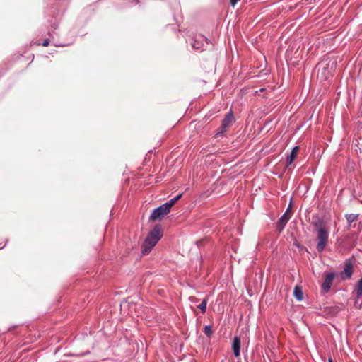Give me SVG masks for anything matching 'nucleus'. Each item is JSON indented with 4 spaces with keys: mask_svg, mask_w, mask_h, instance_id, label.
<instances>
[{
    "mask_svg": "<svg viewBox=\"0 0 362 362\" xmlns=\"http://www.w3.org/2000/svg\"><path fill=\"white\" fill-rule=\"evenodd\" d=\"M314 226L316 230V249L319 252H322L328 243L329 230L322 225L321 221L315 223Z\"/></svg>",
    "mask_w": 362,
    "mask_h": 362,
    "instance_id": "nucleus-1",
    "label": "nucleus"
},
{
    "mask_svg": "<svg viewBox=\"0 0 362 362\" xmlns=\"http://www.w3.org/2000/svg\"><path fill=\"white\" fill-rule=\"evenodd\" d=\"M291 217V212L290 206H289L288 207V209L286 210V211L284 212V214L279 218V219L278 220V221L276 223V229L279 232H281L284 229L286 223H288V221H289Z\"/></svg>",
    "mask_w": 362,
    "mask_h": 362,
    "instance_id": "nucleus-2",
    "label": "nucleus"
},
{
    "mask_svg": "<svg viewBox=\"0 0 362 362\" xmlns=\"http://www.w3.org/2000/svg\"><path fill=\"white\" fill-rule=\"evenodd\" d=\"M233 119V115L231 112L227 114L223 119L221 128L216 132V135L218 136L223 134L232 125Z\"/></svg>",
    "mask_w": 362,
    "mask_h": 362,
    "instance_id": "nucleus-3",
    "label": "nucleus"
},
{
    "mask_svg": "<svg viewBox=\"0 0 362 362\" xmlns=\"http://www.w3.org/2000/svg\"><path fill=\"white\" fill-rule=\"evenodd\" d=\"M163 235L162 230L159 226H156L146 236L148 241L151 242L156 245Z\"/></svg>",
    "mask_w": 362,
    "mask_h": 362,
    "instance_id": "nucleus-4",
    "label": "nucleus"
},
{
    "mask_svg": "<svg viewBox=\"0 0 362 362\" xmlns=\"http://www.w3.org/2000/svg\"><path fill=\"white\" fill-rule=\"evenodd\" d=\"M169 212L166 210V209L163 206V205L153 210L149 219L151 221H156L162 219L165 216H166Z\"/></svg>",
    "mask_w": 362,
    "mask_h": 362,
    "instance_id": "nucleus-5",
    "label": "nucleus"
},
{
    "mask_svg": "<svg viewBox=\"0 0 362 362\" xmlns=\"http://www.w3.org/2000/svg\"><path fill=\"white\" fill-rule=\"evenodd\" d=\"M208 43V40L204 35H197L191 42L192 47L194 49H201L204 47V43Z\"/></svg>",
    "mask_w": 362,
    "mask_h": 362,
    "instance_id": "nucleus-6",
    "label": "nucleus"
},
{
    "mask_svg": "<svg viewBox=\"0 0 362 362\" xmlns=\"http://www.w3.org/2000/svg\"><path fill=\"white\" fill-rule=\"evenodd\" d=\"M334 274L332 272H330V273H328L326 274L324 281L322 282V286H321L322 290L324 292L327 293L330 290L331 286L333 283V281H334Z\"/></svg>",
    "mask_w": 362,
    "mask_h": 362,
    "instance_id": "nucleus-7",
    "label": "nucleus"
},
{
    "mask_svg": "<svg viewBox=\"0 0 362 362\" xmlns=\"http://www.w3.org/2000/svg\"><path fill=\"white\" fill-rule=\"evenodd\" d=\"M353 274V265L350 260L345 262L344 271L341 272V279H347L351 277Z\"/></svg>",
    "mask_w": 362,
    "mask_h": 362,
    "instance_id": "nucleus-8",
    "label": "nucleus"
},
{
    "mask_svg": "<svg viewBox=\"0 0 362 362\" xmlns=\"http://www.w3.org/2000/svg\"><path fill=\"white\" fill-rule=\"evenodd\" d=\"M240 338L235 336L233 341L232 348L235 357H239L240 355Z\"/></svg>",
    "mask_w": 362,
    "mask_h": 362,
    "instance_id": "nucleus-9",
    "label": "nucleus"
},
{
    "mask_svg": "<svg viewBox=\"0 0 362 362\" xmlns=\"http://www.w3.org/2000/svg\"><path fill=\"white\" fill-rule=\"evenodd\" d=\"M154 246L155 245L153 243H152L150 241H148V240L146 238H145V240L142 244V249H141L142 254L144 255H148L151 251V250L154 247Z\"/></svg>",
    "mask_w": 362,
    "mask_h": 362,
    "instance_id": "nucleus-10",
    "label": "nucleus"
},
{
    "mask_svg": "<svg viewBox=\"0 0 362 362\" xmlns=\"http://www.w3.org/2000/svg\"><path fill=\"white\" fill-rule=\"evenodd\" d=\"M182 197V194H180L177 195L175 197L170 199L168 202H165V204H162L163 206H164L166 210L170 212V209L172 206L178 201Z\"/></svg>",
    "mask_w": 362,
    "mask_h": 362,
    "instance_id": "nucleus-11",
    "label": "nucleus"
},
{
    "mask_svg": "<svg viewBox=\"0 0 362 362\" xmlns=\"http://www.w3.org/2000/svg\"><path fill=\"white\" fill-rule=\"evenodd\" d=\"M299 151V146H294L290 153V155L287 158V163L288 165H291L294 160L296 159L297 154Z\"/></svg>",
    "mask_w": 362,
    "mask_h": 362,
    "instance_id": "nucleus-12",
    "label": "nucleus"
},
{
    "mask_svg": "<svg viewBox=\"0 0 362 362\" xmlns=\"http://www.w3.org/2000/svg\"><path fill=\"white\" fill-rule=\"evenodd\" d=\"M293 296H295L296 299L298 301H300L303 298V293L302 288L298 286H296L293 290Z\"/></svg>",
    "mask_w": 362,
    "mask_h": 362,
    "instance_id": "nucleus-13",
    "label": "nucleus"
},
{
    "mask_svg": "<svg viewBox=\"0 0 362 362\" xmlns=\"http://www.w3.org/2000/svg\"><path fill=\"white\" fill-rule=\"evenodd\" d=\"M355 291L356 298L358 299L361 296H362V277L358 280Z\"/></svg>",
    "mask_w": 362,
    "mask_h": 362,
    "instance_id": "nucleus-14",
    "label": "nucleus"
},
{
    "mask_svg": "<svg viewBox=\"0 0 362 362\" xmlns=\"http://www.w3.org/2000/svg\"><path fill=\"white\" fill-rule=\"evenodd\" d=\"M345 217L349 223V227H350L351 223H353L358 218V214H346Z\"/></svg>",
    "mask_w": 362,
    "mask_h": 362,
    "instance_id": "nucleus-15",
    "label": "nucleus"
},
{
    "mask_svg": "<svg viewBox=\"0 0 362 362\" xmlns=\"http://www.w3.org/2000/svg\"><path fill=\"white\" fill-rule=\"evenodd\" d=\"M204 334L208 337H211L212 335V327L211 325H206L204 329Z\"/></svg>",
    "mask_w": 362,
    "mask_h": 362,
    "instance_id": "nucleus-16",
    "label": "nucleus"
},
{
    "mask_svg": "<svg viewBox=\"0 0 362 362\" xmlns=\"http://www.w3.org/2000/svg\"><path fill=\"white\" fill-rule=\"evenodd\" d=\"M206 305L207 300L204 299L202 302L198 305V308L201 310V311L204 313L206 310Z\"/></svg>",
    "mask_w": 362,
    "mask_h": 362,
    "instance_id": "nucleus-17",
    "label": "nucleus"
},
{
    "mask_svg": "<svg viewBox=\"0 0 362 362\" xmlns=\"http://www.w3.org/2000/svg\"><path fill=\"white\" fill-rule=\"evenodd\" d=\"M239 0H230V3L232 6H235Z\"/></svg>",
    "mask_w": 362,
    "mask_h": 362,
    "instance_id": "nucleus-18",
    "label": "nucleus"
},
{
    "mask_svg": "<svg viewBox=\"0 0 362 362\" xmlns=\"http://www.w3.org/2000/svg\"><path fill=\"white\" fill-rule=\"evenodd\" d=\"M49 40H45L42 43V45L44 46V47H47L49 45Z\"/></svg>",
    "mask_w": 362,
    "mask_h": 362,
    "instance_id": "nucleus-19",
    "label": "nucleus"
},
{
    "mask_svg": "<svg viewBox=\"0 0 362 362\" xmlns=\"http://www.w3.org/2000/svg\"><path fill=\"white\" fill-rule=\"evenodd\" d=\"M328 362H333V361H332V358H331V357H329V359H328Z\"/></svg>",
    "mask_w": 362,
    "mask_h": 362,
    "instance_id": "nucleus-20",
    "label": "nucleus"
},
{
    "mask_svg": "<svg viewBox=\"0 0 362 362\" xmlns=\"http://www.w3.org/2000/svg\"><path fill=\"white\" fill-rule=\"evenodd\" d=\"M4 246H3V247H0V250H1L2 248H4Z\"/></svg>",
    "mask_w": 362,
    "mask_h": 362,
    "instance_id": "nucleus-21",
    "label": "nucleus"
}]
</instances>
